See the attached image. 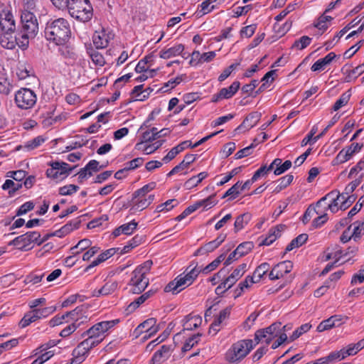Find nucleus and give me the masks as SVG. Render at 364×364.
Returning <instances> with one entry per match:
<instances>
[{
    "label": "nucleus",
    "instance_id": "obj_1",
    "mask_svg": "<svg viewBox=\"0 0 364 364\" xmlns=\"http://www.w3.org/2000/svg\"><path fill=\"white\" fill-rule=\"evenodd\" d=\"M70 36V23L63 18L49 21L46 24L44 36L47 41L55 45H65L69 41Z\"/></svg>",
    "mask_w": 364,
    "mask_h": 364
},
{
    "label": "nucleus",
    "instance_id": "obj_2",
    "mask_svg": "<svg viewBox=\"0 0 364 364\" xmlns=\"http://www.w3.org/2000/svg\"><path fill=\"white\" fill-rule=\"evenodd\" d=\"M36 11L27 9L23 7L21 11V27L18 35L21 36V46L23 48H28L29 40L35 38L38 33V21L34 14V12Z\"/></svg>",
    "mask_w": 364,
    "mask_h": 364
},
{
    "label": "nucleus",
    "instance_id": "obj_3",
    "mask_svg": "<svg viewBox=\"0 0 364 364\" xmlns=\"http://www.w3.org/2000/svg\"><path fill=\"white\" fill-rule=\"evenodd\" d=\"M152 264L151 260H146L132 272V277L128 283V286L130 287V293L139 294L148 287L149 279L146 275L150 272Z\"/></svg>",
    "mask_w": 364,
    "mask_h": 364
},
{
    "label": "nucleus",
    "instance_id": "obj_4",
    "mask_svg": "<svg viewBox=\"0 0 364 364\" xmlns=\"http://www.w3.org/2000/svg\"><path fill=\"white\" fill-rule=\"evenodd\" d=\"M65 7L73 18L82 22L89 21L93 15L90 0H69Z\"/></svg>",
    "mask_w": 364,
    "mask_h": 364
},
{
    "label": "nucleus",
    "instance_id": "obj_5",
    "mask_svg": "<svg viewBox=\"0 0 364 364\" xmlns=\"http://www.w3.org/2000/svg\"><path fill=\"white\" fill-rule=\"evenodd\" d=\"M255 348L253 340L244 339L233 343L225 354V358L229 363H235L245 358Z\"/></svg>",
    "mask_w": 364,
    "mask_h": 364
},
{
    "label": "nucleus",
    "instance_id": "obj_6",
    "mask_svg": "<svg viewBox=\"0 0 364 364\" xmlns=\"http://www.w3.org/2000/svg\"><path fill=\"white\" fill-rule=\"evenodd\" d=\"M14 101L19 109H28L36 105L37 96L31 89L21 88L16 92Z\"/></svg>",
    "mask_w": 364,
    "mask_h": 364
},
{
    "label": "nucleus",
    "instance_id": "obj_7",
    "mask_svg": "<svg viewBox=\"0 0 364 364\" xmlns=\"http://www.w3.org/2000/svg\"><path fill=\"white\" fill-rule=\"evenodd\" d=\"M55 311V306L34 309L33 311H31L24 315L19 322V326L21 328H25L38 319L47 317Z\"/></svg>",
    "mask_w": 364,
    "mask_h": 364
},
{
    "label": "nucleus",
    "instance_id": "obj_8",
    "mask_svg": "<svg viewBox=\"0 0 364 364\" xmlns=\"http://www.w3.org/2000/svg\"><path fill=\"white\" fill-rule=\"evenodd\" d=\"M15 33L16 32H0V46L7 50H14L16 46L22 50H26L28 48L21 46V36Z\"/></svg>",
    "mask_w": 364,
    "mask_h": 364
},
{
    "label": "nucleus",
    "instance_id": "obj_9",
    "mask_svg": "<svg viewBox=\"0 0 364 364\" xmlns=\"http://www.w3.org/2000/svg\"><path fill=\"white\" fill-rule=\"evenodd\" d=\"M159 330L156 326V319L155 318H150L140 323L134 331L133 334L136 338H138L143 333H146L144 339H148L151 336L156 333Z\"/></svg>",
    "mask_w": 364,
    "mask_h": 364
},
{
    "label": "nucleus",
    "instance_id": "obj_10",
    "mask_svg": "<svg viewBox=\"0 0 364 364\" xmlns=\"http://www.w3.org/2000/svg\"><path fill=\"white\" fill-rule=\"evenodd\" d=\"M41 234L37 231H29L25 234L15 237L9 242V245L18 246L21 245L18 249L21 250H27L26 247L32 242L38 244L40 240Z\"/></svg>",
    "mask_w": 364,
    "mask_h": 364
},
{
    "label": "nucleus",
    "instance_id": "obj_11",
    "mask_svg": "<svg viewBox=\"0 0 364 364\" xmlns=\"http://www.w3.org/2000/svg\"><path fill=\"white\" fill-rule=\"evenodd\" d=\"M200 272V267H198V263L193 261L185 270V274H180L178 277L186 288L193 284Z\"/></svg>",
    "mask_w": 364,
    "mask_h": 364
},
{
    "label": "nucleus",
    "instance_id": "obj_12",
    "mask_svg": "<svg viewBox=\"0 0 364 364\" xmlns=\"http://www.w3.org/2000/svg\"><path fill=\"white\" fill-rule=\"evenodd\" d=\"M16 32L14 16L11 11L3 9L0 12V32Z\"/></svg>",
    "mask_w": 364,
    "mask_h": 364
},
{
    "label": "nucleus",
    "instance_id": "obj_13",
    "mask_svg": "<svg viewBox=\"0 0 364 364\" xmlns=\"http://www.w3.org/2000/svg\"><path fill=\"white\" fill-rule=\"evenodd\" d=\"M118 322V319L99 322L83 332L82 336L84 337L86 335H91L97 338L100 335L112 328Z\"/></svg>",
    "mask_w": 364,
    "mask_h": 364
},
{
    "label": "nucleus",
    "instance_id": "obj_14",
    "mask_svg": "<svg viewBox=\"0 0 364 364\" xmlns=\"http://www.w3.org/2000/svg\"><path fill=\"white\" fill-rule=\"evenodd\" d=\"M261 113L253 112L249 114L242 123L235 129V132H246L255 127L259 121Z\"/></svg>",
    "mask_w": 364,
    "mask_h": 364
},
{
    "label": "nucleus",
    "instance_id": "obj_15",
    "mask_svg": "<svg viewBox=\"0 0 364 364\" xmlns=\"http://www.w3.org/2000/svg\"><path fill=\"white\" fill-rule=\"evenodd\" d=\"M328 198H332V200L331 203L328 204L327 208L332 213H336L338 210V201H341V198H345L344 193L340 194L339 192L331 191L318 200L316 205L319 206L321 203L325 201Z\"/></svg>",
    "mask_w": 364,
    "mask_h": 364
},
{
    "label": "nucleus",
    "instance_id": "obj_16",
    "mask_svg": "<svg viewBox=\"0 0 364 364\" xmlns=\"http://www.w3.org/2000/svg\"><path fill=\"white\" fill-rule=\"evenodd\" d=\"M183 50L184 46L181 43L177 44L169 48L161 50L159 53V57L163 59H169L182 55L183 58H186L185 53H183Z\"/></svg>",
    "mask_w": 364,
    "mask_h": 364
},
{
    "label": "nucleus",
    "instance_id": "obj_17",
    "mask_svg": "<svg viewBox=\"0 0 364 364\" xmlns=\"http://www.w3.org/2000/svg\"><path fill=\"white\" fill-rule=\"evenodd\" d=\"M285 228L284 225H279L276 227L272 228L268 232V235L262 239V240L259 242V245H269L274 241L276 240L277 237L280 236V232Z\"/></svg>",
    "mask_w": 364,
    "mask_h": 364
},
{
    "label": "nucleus",
    "instance_id": "obj_18",
    "mask_svg": "<svg viewBox=\"0 0 364 364\" xmlns=\"http://www.w3.org/2000/svg\"><path fill=\"white\" fill-rule=\"evenodd\" d=\"M81 220L79 218L70 221L69 223L63 225L60 229L55 231L53 233V235L59 237H64L65 235L69 234L73 230L78 229Z\"/></svg>",
    "mask_w": 364,
    "mask_h": 364
},
{
    "label": "nucleus",
    "instance_id": "obj_19",
    "mask_svg": "<svg viewBox=\"0 0 364 364\" xmlns=\"http://www.w3.org/2000/svg\"><path fill=\"white\" fill-rule=\"evenodd\" d=\"M230 311L231 307H226L225 309L220 311L219 315L217 316V318H215V321L210 325L209 333L213 331L215 334L217 333L220 331V328H218L219 326L223 321L230 316Z\"/></svg>",
    "mask_w": 364,
    "mask_h": 364
},
{
    "label": "nucleus",
    "instance_id": "obj_20",
    "mask_svg": "<svg viewBox=\"0 0 364 364\" xmlns=\"http://www.w3.org/2000/svg\"><path fill=\"white\" fill-rule=\"evenodd\" d=\"M183 331H192L197 328L202 323V318L200 316H191V314L185 316L183 319Z\"/></svg>",
    "mask_w": 364,
    "mask_h": 364
},
{
    "label": "nucleus",
    "instance_id": "obj_21",
    "mask_svg": "<svg viewBox=\"0 0 364 364\" xmlns=\"http://www.w3.org/2000/svg\"><path fill=\"white\" fill-rule=\"evenodd\" d=\"M336 58V55L333 52L329 53L323 58H320L316 60L311 66V69L312 71H319L325 69L326 66L329 65L334 58Z\"/></svg>",
    "mask_w": 364,
    "mask_h": 364
},
{
    "label": "nucleus",
    "instance_id": "obj_22",
    "mask_svg": "<svg viewBox=\"0 0 364 364\" xmlns=\"http://www.w3.org/2000/svg\"><path fill=\"white\" fill-rule=\"evenodd\" d=\"M191 141H184L175 147L172 148L168 153L163 158L162 161L165 163H168V161L173 159L177 154L180 152L183 151L186 148L190 147Z\"/></svg>",
    "mask_w": 364,
    "mask_h": 364
},
{
    "label": "nucleus",
    "instance_id": "obj_23",
    "mask_svg": "<svg viewBox=\"0 0 364 364\" xmlns=\"http://www.w3.org/2000/svg\"><path fill=\"white\" fill-rule=\"evenodd\" d=\"M118 250H119V248H110L109 250H105L102 253L98 255L97 258L92 262V263L88 265L85 271H87L88 269L97 266L100 263L106 261L108 258L113 256Z\"/></svg>",
    "mask_w": 364,
    "mask_h": 364
},
{
    "label": "nucleus",
    "instance_id": "obj_24",
    "mask_svg": "<svg viewBox=\"0 0 364 364\" xmlns=\"http://www.w3.org/2000/svg\"><path fill=\"white\" fill-rule=\"evenodd\" d=\"M63 46L59 48V53L68 61V64H73L77 58V54L75 48L70 46Z\"/></svg>",
    "mask_w": 364,
    "mask_h": 364
},
{
    "label": "nucleus",
    "instance_id": "obj_25",
    "mask_svg": "<svg viewBox=\"0 0 364 364\" xmlns=\"http://www.w3.org/2000/svg\"><path fill=\"white\" fill-rule=\"evenodd\" d=\"M156 292V290L150 289L148 291L144 293L137 299H136L134 301L130 303V304L127 307V310L130 312L136 310L141 304H144L148 299L154 295Z\"/></svg>",
    "mask_w": 364,
    "mask_h": 364
},
{
    "label": "nucleus",
    "instance_id": "obj_26",
    "mask_svg": "<svg viewBox=\"0 0 364 364\" xmlns=\"http://www.w3.org/2000/svg\"><path fill=\"white\" fill-rule=\"evenodd\" d=\"M154 200V195L151 194L146 198H141L132 201L133 203L130 210L141 211L146 209Z\"/></svg>",
    "mask_w": 364,
    "mask_h": 364
},
{
    "label": "nucleus",
    "instance_id": "obj_27",
    "mask_svg": "<svg viewBox=\"0 0 364 364\" xmlns=\"http://www.w3.org/2000/svg\"><path fill=\"white\" fill-rule=\"evenodd\" d=\"M240 82L239 81L233 82L228 87L222 88L220 91V95L222 99L231 98L240 89Z\"/></svg>",
    "mask_w": 364,
    "mask_h": 364
},
{
    "label": "nucleus",
    "instance_id": "obj_28",
    "mask_svg": "<svg viewBox=\"0 0 364 364\" xmlns=\"http://www.w3.org/2000/svg\"><path fill=\"white\" fill-rule=\"evenodd\" d=\"M13 89V85L8 79L7 74L0 72V93L9 95Z\"/></svg>",
    "mask_w": 364,
    "mask_h": 364
},
{
    "label": "nucleus",
    "instance_id": "obj_29",
    "mask_svg": "<svg viewBox=\"0 0 364 364\" xmlns=\"http://www.w3.org/2000/svg\"><path fill=\"white\" fill-rule=\"evenodd\" d=\"M52 170L59 169L64 174L62 179L66 178L70 173L76 167V166H70L68 164L63 161H53L50 164Z\"/></svg>",
    "mask_w": 364,
    "mask_h": 364
},
{
    "label": "nucleus",
    "instance_id": "obj_30",
    "mask_svg": "<svg viewBox=\"0 0 364 364\" xmlns=\"http://www.w3.org/2000/svg\"><path fill=\"white\" fill-rule=\"evenodd\" d=\"M251 219V215L248 213H245L238 215L234 223V231L237 232L245 228Z\"/></svg>",
    "mask_w": 364,
    "mask_h": 364
},
{
    "label": "nucleus",
    "instance_id": "obj_31",
    "mask_svg": "<svg viewBox=\"0 0 364 364\" xmlns=\"http://www.w3.org/2000/svg\"><path fill=\"white\" fill-rule=\"evenodd\" d=\"M184 287L178 277H176L173 281L170 282L164 288L165 292H172L173 294H177L183 289Z\"/></svg>",
    "mask_w": 364,
    "mask_h": 364
},
{
    "label": "nucleus",
    "instance_id": "obj_32",
    "mask_svg": "<svg viewBox=\"0 0 364 364\" xmlns=\"http://www.w3.org/2000/svg\"><path fill=\"white\" fill-rule=\"evenodd\" d=\"M308 240V235L303 233L298 235L296 237L293 239L291 242L287 246L285 249V253L287 252H290L294 248L301 247L303 244H304Z\"/></svg>",
    "mask_w": 364,
    "mask_h": 364
},
{
    "label": "nucleus",
    "instance_id": "obj_33",
    "mask_svg": "<svg viewBox=\"0 0 364 364\" xmlns=\"http://www.w3.org/2000/svg\"><path fill=\"white\" fill-rule=\"evenodd\" d=\"M22 183H15L13 180L6 179L1 188L3 190H9V196L12 197L17 191L22 188Z\"/></svg>",
    "mask_w": 364,
    "mask_h": 364
},
{
    "label": "nucleus",
    "instance_id": "obj_34",
    "mask_svg": "<svg viewBox=\"0 0 364 364\" xmlns=\"http://www.w3.org/2000/svg\"><path fill=\"white\" fill-rule=\"evenodd\" d=\"M93 43L97 48H104L108 46L109 41L105 33H95L92 37Z\"/></svg>",
    "mask_w": 364,
    "mask_h": 364
},
{
    "label": "nucleus",
    "instance_id": "obj_35",
    "mask_svg": "<svg viewBox=\"0 0 364 364\" xmlns=\"http://www.w3.org/2000/svg\"><path fill=\"white\" fill-rule=\"evenodd\" d=\"M363 73H364V63L358 65L355 68L352 70H346L345 75H346V81L350 82L353 78L355 79L359 75H360Z\"/></svg>",
    "mask_w": 364,
    "mask_h": 364
},
{
    "label": "nucleus",
    "instance_id": "obj_36",
    "mask_svg": "<svg viewBox=\"0 0 364 364\" xmlns=\"http://www.w3.org/2000/svg\"><path fill=\"white\" fill-rule=\"evenodd\" d=\"M362 18H359V16L355 18L353 20H352L347 26H346L343 29H341L336 36H334L333 41L336 40L338 41L345 33H346L350 28L356 26L358 25L361 21Z\"/></svg>",
    "mask_w": 364,
    "mask_h": 364
},
{
    "label": "nucleus",
    "instance_id": "obj_37",
    "mask_svg": "<svg viewBox=\"0 0 364 364\" xmlns=\"http://www.w3.org/2000/svg\"><path fill=\"white\" fill-rule=\"evenodd\" d=\"M269 268V264L267 262L262 263L259 265L253 272L252 277L255 279V282H258L266 274Z\"/></svg>",
    "mask_w": 364,
    "mask_h": 364
},
{
    "label": "nucleus",
    "instance_id": "obj_38",
    "mask_svg": "<svg viewBox=\"0 0 364 364\" xmlns=\"http://www.w3.org/2000/svg\"><path fill=\"white\" fill-rule=\"evenodd\" d=\"M281 322H274L269 326L260 330L264 331V334L267 333L268 336H271L272 337H277L279 333L281 332Z\"/></svg>",
    "mask_w": 364,
    "mask_h": 364
},
{
    "label": "nucleus",
    "instance_id": "obj_39",
    "mask_svg": "<svg viewBox=\"0 0 364 364\" xmlns=\"http://www.w3.org/2000/svg\"><path fill=\"white\" fill-rule=\"evenodd\" d=\"M88 338L82 341L81 346H85L87 350L90 351L92 348L97 346L102 339H98L91 335H87Z\"/></svg>",
    "mask_w": 364,
    "mask_h": 364
},
{
    "label": "nucleus",
    "instance_id": "obj_40",
    "mask_svg": "<svg viewBox=\"0 0 364 364\" xmlns=\"http://www.w3.org/2000/svg\"><path fill=\"white\" fill-rule=\"evenodd\" d=\"M92 242L89 239H82L80 240L77 244L72 247L70 250L71 254L79 255L80 252H75V250L80 249V251H84L90 247Z\"/></svg>",
    "mask_w": 364,
    "mask_h": 364
},
{
    "label": "nucleus",
    "instance_id": "obj_41",
    "mask_svg": "<svg viewBox=\"0 0 364 364\" xmlns=\"http://www.w3.org/2000/svg\"><path fill=\"white\" fill-rule=\"evenodd\" d=\"M254 247V244L252 242H244L240 244L236 250L237 253H239V256L243 257L248 254Z\"/></svg>",
    "mask_w": 364,
    "mask_h": 364
},
{
    "label": "nucleus",
    "instance_id": "obj_42",
    "mask_svg": "<svg viewBox=\"0 0 364 364\" xmlns=\"http://www.w3.org/2000/svg\"><path fill=\"white\" fill-rule=\"evenodd\" d=\"M282 277L293 269V263L289 260L283 261L276 264Z\"/></svg>",
    "mask_w": 364,
    "mask_h": 364
},
{
    "label": "nucleus",
    "instance_id": "obj_43",
    "mask_svg": "<svg viewBox=\"0 0 364 364\" xmlns=\"http://www.w3.org/2000/svg\"><path fill=\"white\" fill-rule=\"evenodd\" d=\"M178 201L176 199H170L166 200L165 203H161L156 206L155 211L156 213H161L162 211H168L173 207L178 205Z\"/></svg>",
    "mask_w": 364,
    "mask_h": 364
},
{
    "label": "nucleus",
    "instance_id": "obj_44",
    "mask_svg": "<svg viewBox=\"0 0 364 364\" xmlns=\"http://www.w3.org/2000/svg\"><path fill=\"white\" fill-rule=\"evenodd\" d=\"M311 42V38L307 36H303L299 39L296 40L293 43L291 48H296L302 50L306 48Z\"/></svg>",
    "mask_w": 364,
    "mask_h": 364
},
{
    "label": "nucleus",
    "instance_id": "obj_45",
    "mask_svg": "<svg viewBox=\"0 0 364 364\" xmlns=\"http://www.w3.org/2000/svg\"><path fill=\"white\" fill-rule=\"evenodd\" d=\"M350 159V154L348 153L346 148L343 149L333 160V165L343 164Z\"/></svg>",
    "mask_w": 364,
    "mask_h": 364
},
{
    "label": "nucleus",
    "instance_id": "obj_46",
    "mask_svg": "<svg viewBox=\"0 0 364 364\" xmlns=\"http://www.w3.org/2000/svg\"><path fill=\"white\" fill-rule=\"evenodd\" d=\"M363 348L364 338L358 341L357 343L348 345L345 353H347L348 355H355L358 351H360Z\"/></svg>",
    "mask_w": 364,
    "mask_h": 364
},
{
    "label": "nucleus",
    "instance_id": "obj_47",
    "mask_svg": "<svg viewBox=\"0 0 364 364\" xmlns=\"http://www.w3.org/2000/svg\"><path fill=\"white\" fill-rule=\"evenodd\" d=\"M350 97V94H349L348 92L343 93L340 98L334 103L332 108L333 110L337 111L343 106L346 105L348 102Z\"/></svg>",
    "mask_w": 364,
    "mask_h": 364
},
{
    "label": "nucleus",
    "instance_id": "obj_48",
    "mask_svg": "<svg viewBox=\"0 0 364 364\" xmlns=\"http://www.w3.org/2000/svg\"><path fill=\"white\" fill-rule=\"evenodd\" d=\"M215 193L210 195L208 198L197 201L198 204H200V208L203 207L204 208L209 209L218 203V201L215 200Z\"/></svg>",
    "mask_w": 364,
    "mask_h": 364
},
{
    "label": "nucleus",
    "instance_id": "obj_49",
    "mask_svg": "<svg viewBox=\"0 0 364 364\" xmlns=\"http://www.w3.org/2000/svg\"><path fill=\"white\" fill-rule=\"evenodd\" d=\"M200 208V204H198L197 202H196L193 205H189L187 207L181 214L178 215L175 220L176 221H181L183 220L185 218H186L188 215H191L192 213L195 212L196 210H198Z\"/></svg>",
    "mask_w": 364,
    "mask_h": 364
},
{
    "label": "nucleus",
    "instance_id": "obj_50",
    "mask_svg": "<svg viewBox=\"0 0 364 364\" xmlns=\"http://www.w3.org/2000/svg\"><path fill=\"white\" fill-rule=\"evenodd\" d=\"M311 326L309 323H304L296 329L292 335L289 337L291 341H294V340L299 338L303 333L309 331L311 328Z\"/></svg>",
    "mask_w": 364,
    "mask_h": 364
},
{
    "label": "nucleus",
    "instance_id": "obj_51",
    "mask_svg": "<svg viewBox=\"0 0 364 364\" xmlns=\"http://www.w3.org/2000/svg\"><path fill=\"white\" fill-rule=\"evenodd\" d=\"M138 223L135 222V220H132L130 223H125L121 225L122 230V234L130 235L136 229Z\"/></svg>",
    "mask_w": 364,
    "mask_h": 364
},
{
    "label": "nucleus",
    "instance_id": "obj_52",
    "mask_svg": "<svg viewBox=\"0 0 364 364\" xmlns=\"http://www.w3.org/2000/svg\"><path fill=\"white\" fill-rule=\"evenodd\" d=\"M79 186L70 184L59 188V194L61 196H70L79 190Z\"/></svg>",
    "mask_w": 364,
    "mask_h": 364
},
{
    "label": "nucleus",
    "instance_id": "obj_53",
    "mask_svg": "<svg viewBox=\"0 0 364 364\" xmlns=\"http://www.w3.org/2000/svg\"><path fill=\"white\" fill-rule=\"evenodd\" d=\"M247 270V264L242 263L233 270L230 276L237 282L243 276Z\"/></svg>",
    "mask_w": 364,
    "mask_h": 364
},
{
    "label": "nucleus",
    "instance_id": "obj_54",
    "mask_svg": "<svg viewBox=\"0 0 364 364\" xmlns=\"http://www.w3.org/2000/svg\"><path fill=\"white\" fill-rule=\"evenodd\" d=\"M144 162V159L141 157L135 158L125 164L124 168L127 171L134 170L141 166Z\"/></svg>",
    "mask_w": 364,
    "mask_h": 364
},
{
    "label": "nucleus",
    "instance_id": "obj_55",
    "mask_svg": "<svg viewBox=\"0 0 364 364\" xmlns=\"http://www.w3.org/2000/svg\"><path fill=\"white\" fill-rule=\"evenodd\" d=\"M90 58L96 65L103 66L105 63V60L103 55L97 50H93L90 53Z\"/></svg>",
    "mask_w": 364,
    "mask_h": 364
},
{
    "label": "nucleus",
    "instance_id": "obj_56",
    "mask_svg": "<svg viewBox=\"0 0 364 364\" xmlns=\"http://www.w3.org/2000/svg\"><path fill=\"white\" fill-rule=\"evenodd\" d=\"M164 142H165L164 139L159 140L152 144L146 146L144 148L143 151L146 154H151L154 153V151H156L157 149H159Z\"/></svg>",
    "mask_w": 364,
    "mask_h": 364
},
{
    "label": "nucleus",
    "instance_id": "obj_57",
    "mask_svg": "<svg viewBox=\"0 0 364 364\" xmlns=\"http://www.w3.org/2000/svg\"><path fill=\"white\" fill-rule=\"evenodd\" d=\"M34 208V203L32 201H28L23 203L16 211V216L23 215Z\"/></svg>",
    "mask_w": 364,
    "mask_h": 364
},
{
    "label": "nucleus",
    "instance_id": "obj_58",
    "mask_svg": "<svg viewBox=\"0 0 364 364\" xmlns=\"http://www.w3.org/2000/svg\"><path fill=\"white\" fill-rule=\"evenodd\" d=\"M255 147V144H251L250 146L240 149L235 154V158L236 159H240L243 157L250 156L252 154V149Z\"/></svg>",
    "mask_w": 364,
    "mask_h": 364
},
{
    "label": "nucleus",
    "instance_id": "obj_59",
    "mask_svg": "<svg viewBox=\"0 0 364 364\" xmlns=\"http://www.w3.org/2000/svg\"><path fill=\"white\" fill-rule=\"evenodd\" d=\"M44 141L45 140L42 136H38L33 139L28 141L25 144V147L28 150H32L39 146L43 142H44Z\"/></svg>",
    "mask_w": 364,
    "mask_h": 364
},
{
    "label": "nucleus",
    "instance_id": "obj_60",
    "mask_svg": "<svg viewBox=\"0 0 364 364\" xmlns=\"http://www.w3.org/2000/svg\"><path fill=\"white\" fill-rule=\"evenodd\" d=\"M18 344V340L17 338H13L10 341L4 342L0 344V353L1 354L6 350H9L14 347H16Z\"/></svg>",
    "mask_w": 364,
    "mask_h": 364
},
{
    "label": "nucleus",
    "instance_id": "obj_61",
    "mask_svg": "<svg viewBox=\"0 0 364 364\" xmlns=\"http://www.w3.org/2000/svg\"><path fill=\"white\" fill-rule=\"evenodd\" d=\"M117 287L116 282L106 283L101 289L100 292L102 293V295H108L113 293Z\"/></svg>",
    "mask_w": 364,
    "mask_h": 364
},
{
    "label": "nucleus",
    "instance_id": "obj_62",
    "mask_svg": "<svg viewBox=\"0 0 364 364\" xmlns=\"http://www.w3.org/2000/svg\"><path fill=\"white\" fill-rule=\"evenodd\" d=\"M257 26L255 24H251L247 26L243 27L240 31L241 37L250 38L255 32Z\"/></svg>",
    "mask_w": 364,
    "mask_h": 364
},
{
    "label": "nucleus",
    "instance_id": "obj_63",
    "mask_svg": "<svg viewBox=\"0 0 364 364\" xmlns=\"http://www.w3.org/2000/svg\"><path fill=\"white\" fill-rule=\"evenodd\" d=\"M43 276H44V274H36L35 272L31 273L26 277L25 282L26 284H29V283H32L33 284H37L42 280Z\"/></svg>",
    "mask_w": 364,
    "mask_h": 364
},
{
    "label": "nucleus",
    "instance_id": "obj_64",
    "mask_svg": "<svg viewBox=\"0 0 364 364\" xmlns=\"http://www.w3.org/2000/svg\"><path fill=\"white\" fill-rule=\"evenodd\" d=\"M364 222L361 224H358L357 226L354 228L353 232L352 233L353 239L355 241H358L360 240L361 236L364 234Z\"/></svg>",
    "mask_w": 364,
    "mask_h": 364
}]
</instances>
